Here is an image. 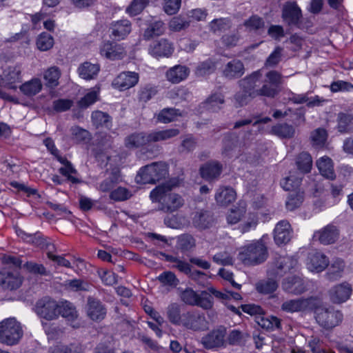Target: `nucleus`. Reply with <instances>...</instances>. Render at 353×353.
<instances>
[{
	"label": "nucleus",
	"mask_w": 353,
	"mask_h": 353,
	"mask_svg": "<svg viewBox=\"0 0 353 353\" xmlns=\"http://www.w3.org/2000/svg\"><path fill=\"white\" fill-rule=\"evenodd\" d=\"M199 171L203 179L211 181L220 176L222 165L217 161H209L203 164Z\"/></svg>",
	"instance_id": "28"
},
{
	"label": "nucleus",
	"mask_w": 353,
	"mask_h": 353,
	"mask_svg": "<svg viewBox=\"0 0 353 353\" xmlns=\"http://www.w3.org/2000/svg\"><path fill=\"white\" fill-rule=\"evenodd\" d=\"M226 328L219 326L212 330L201 339V343L206 349H212L223 346L225 343Z\"/></svg>",
	"instance_id": "12"
},
{
	"label": "nucleus",
	"mask_w": 353,
	"mask_h": 353,
	"mask_svg": "<svg viewBox=\"0 0 353 353\" xmlns=\"http://www.w3.org/2000/svg\"><path fill=\"white\" fill-rule=\"evenodd\" d=\"M292 232L291 225L288 221H279L274 230L275 243L279 245L288 243L292 238Z\"/></svg>",
	"instance_id": "19"
},
{
	"label": "nucleus",
	"mask_w": 353,
	"mask_h": 353,
	"mask_svg": "<svg viewBox=\"0 0 353 353\" xmlns=\"http://www.w3.org/2000/svg\"><path fill=\"white\" fill-rule=\"evenodd\" d=\"M173 50L172 43L164 39L153 42L148 49L149 53L154 57H168L172 54Z\"/></svg>",
	"instance_id": "22"
},
{
	"label": "nucleus",
	"mask_w": 353,
	"mask_h": 353,
	"mask_svg": "<svg viewBox=\"0 0 353 353\" xmlns=\"http://www.w3.org/2000/svg\"><path fill=\"white\" fill-rule=\"evenodd\" d=\"M100 53L107 59L117 60L122 59L126 52L124 48L113 41H105L100 48Z\"/></svg>",
	"instance_id": "18"
},
{
	"label": "nucleus",
	"mask_w": 353,
	"mask_h": 353,
	"mask_svg": "<svg viewBox=\"0 0 353 353\" xmlns=\"http://www.w3.org/2000/svg\"><path fill=\"white\" fill-rule=\"evenodd\" d=\"M139 79V75L135 72H123L114 79L112 85L120 90H125L136 85Z\"/></svg>",
	"instance_id": "15"
},
{
	"label": "nucleus",
	"mask_w": 353,
	"mask_h": 353,
	"mask_svg": "<svg viewBox=\"0 0 353 353\" xmlns=\"http://www.w3.org/2000/svg\"><path fill=\"white\" fill-rule=\"evenodd\" d=\"M148 2V0H133L126 8V12L131 16H136L144 10Z\"/></svg>",
	"instance_id": "59"
},
{
	"label": "nucleus",
	"mask_w": 353,
	"mask_h": 353,
	"mask_svg": "<svg viewBox=\"0 0 353 353\" xmlns=\"http://www.w3.org/2000/svg\"><path fill=\"white\" fill-rule=\"evenodd\" d=\"M22 283V278L17 270H3L0 272V285L5 290H14Z\"/></svg>",
	"instance_id": "13"
},
{
	"label": "nucleus",
	"mask_w": 353,
	"mask_h": 353,
	"mask_svg": "<svg viewBox=\"0 0 353 353\" xmlns=\"http://www.w3.org/2000/svg\"><path fill=\"white\" fill-rule=\"evenodd\" d=\"M87 313L93 321H101L104 319L106 310L99 300L90 296L88 298Z\"/></svg>",
	"instance_id": "25"
},
{
	"label": "nucleus",
	"mask_w": 353,
	"mask_h": 353,
	"mask_svg": "<svg viewBox=\"0 0 353 353\" xmlns=\"http://www.w3.org/2000/svg\"><path fill=\"white\" fill-rule=\"evenodd\" d=\"M28 272L34 274H39L41 276H49L50 275V271L47 270L46 268L42 264L37 263L33 261H28L23 265Z\"/></svg>",
	"instance_id": "56"
},
{
	"label": "nucleus",
	"mask_w": 353,
	"mask_h": 353,
	"mask_svg": "<svg viewBox=\"0 0 353 353\" xmlns=\"http://www.w3.org/2000/svg\"><path fill=\"white\" fill-rule=\"evenodd\" d=\"M81 348L77 345H70V346L58 345L51 347L49 353H80Z\"/></svg>",
	"instance_id": "64"
},
{
	"label": "nucleus",
	"mask_w": 353,
	"mask_h": 353,
	"mask_svg": "<svg viewBox=\"0 0 353 353\" xmlns=\"http://www.w3.org/2000/svg\"><path fill=\"white\" fill-rule=\"evenodd\" d=\"M225 103V98L222 93H212L200 105L201 108L211 112H217L222 109L223 105Z\"/></svg>",
	"instance_id": "27"
},
{
	"label": "nucleus",
	"mask_w": 353,
	"mask_h": 353,
	"mask_svg": "<svg viewBox=\"0 0 353 353\" xmlns=\"http://www.w3.org/2000/svg\"><path fill=\"white\" fill-rule=\"evenodd\" d=\"M65 286L67 289L74 291H88L90 285L81 279H72L65 281Z\"/></svg>",
	"instance_id": "57"
},
{
	"label": "nucleus",
	"mask_w": 353,
	"mask_h": 353,
	"mask_svg": "<svg viewBox=\"0 0 353 353\" xmlns=\"http://www.w3.org/2000/svg\"><path fill=\"white\" fill-rule=\"evenodd\" d=\"M165 30V24L161 21H155L148 24L143 33V38L150 40L154 37L162 35Z\"/></svg>",
	"instance_id": "37"
},
{
	"label": "nucleus",
	"mask_w": 353,
	"mask_h": 353,
	"mask_svg": "<svg viewBox=\"0 0 353 353\" xmlns=\"http://www.w3.org/2000/svg\"><path fill=\"white\" fill-rule=\"evenodd\" d=\"M58 161L64 165L59 169V172L63 176L67 178V180L72 182V183H78L80 180L73 176L77 174L76 169L73 167L70 161H69L65 157H58Z\"/></svg>",
	"instance_id": "32"
},
{
	"label": "nucleus",
	"mask_w": 353,
	"mask_h": 353,
	"mask_svg": "<svg viewBox=\"0 0 353 353\" xmlns=\"http://www.w3.org/2000/svg\"><path fill=\"white\" fill-rule=\"evenodd\" d=\"M315 319L317 323L325 329L336 326L343 319V314L338 310L331 307H324L316 311Z\"/></svg>",
	"instance_id": "11"
},
{
	"label": "nucleus",
	"mask_w": 353,
	"mask_h": 353,
	"mask_svg": "<svg viewBox=\"0 0 353 353\" xmlns=\"http://www.w3.org/2000/svg\"><path fill=\"white\" fill-rule=\"evenodd\" d=\"M157 279L163 286L171 288H175L179 283L176 275L170 271L163 272L157 277Z\"/></svg>",
	"instance_id": "54"
},
{
	"label": "nucleus",
	"mask_w": 353,
	"mask_h": 353,
	"mask_svg": "<svg viewBox=\"0 0 353 353\" xmlns=\"http://www.w3.org/2000/svg\"><path fill=\"white\" fill-rule=\"evenodd\" d=\"M59 315L68 321H73L78 317L77 311L75 307L69 301H64L59 303Z\"/></svg>",
	"instance_id": "42"
},
{
	"label": "nucleus",
	"mask_w": 353,
	"mask_h": 353,
	"mask_svg": "<svg viewBox=\"0 0 353 353\" xmlns=\"http://www.w3.org/2000/svg\"><path fill=\"white\" fill-rule=\"evenodd\" d=\"M235 199V191L232 188L228 187L219 188L215 194V199L217 203L221 205H228L232 203Z\"/></svg>",
	"instance_id": "34"
},
{
	"label": "nucleus",
	"mask_w": 353,
	"mask_h": 353,
	"mask_svg": "<svg viewBox=\"0 0 353 353\" xmlns=\"http://www.w3.org/2000/svg\"><path fill=\"white\" fill-rule=\"evenodd\" d=\"M3 83L5 88L10 90H16L17 85V83H20L21 79V70L18 66H10L6 68L2 77Z\"/></svg>",
	"instance_id": "23"
},
{
	"label": "nucleus",
	"mask_w": 353,
	"mask_h": 353,
	"mask_svg": "<svg viewBox=\"0 0 353 353\" xmlns=\"http://www.w3.org/2000/svg\"><path fill=\"white\" fill-rule=\"evenodd\" d=\"M274 279H276V278L270 277L268 280L257 283V291L265 294L274 292L278 288V283Z\"/></svg>",
	"instance_id": "53"
},
{
	"label": "nucleus",
	"mask_w": 353,
	"mask_h": 353,
	"mask_svg": "<svg viewBox=\"0 0 353 353\" xmlns=\"http://www.w3.org/2000/svg\"><path fill=\"white\" fill-rule=\"evenodd\" d=\"M316 166L323 176L327 179L334 178V173L331 159L327 157H321L316 161Z\"/></svg>",
	"instance_id": "43"
},
{
	"label": "nucleus",
	"mask_w": 353,
	"mask_h": 353,
	"mask_svg": "<svg viewBox=\"0 0 353 353\" xmlns=\"http://www.w3.org/2000/svg\"><path fill=\"white\" fill-rule=\"evenodd\" d=\"M168 174L167 165L163 162H155L141 168L136 176V181L143 184L156 183L165 179Z\"/></svg>",
	"instance_id": "4"
},
{
	"label": "nucleus",
	"mask_w": 353,
	"mask_h": 353,
	"mask_svg": "<svg viewBox=\"0 0 353 353\" xmlns=\"http://www.w3.org/2000/svg\"><path fill=\"white\" fill-rule=\"evenodd\" d=\"M181 326L194 332H202L208 329L209 323L203 312L193 309L183 312Z\"/></svg>",
	"instance_id": "8"
},
{
	"label": "nucleus",
	"mask_w": 353,
	"mask_h": 353,
	"mask_svg": "<svg viewBox=\"0 0 353 353\" xmlns=\"http://www.w3.org/2000/svg\"><path fill=\"white\" fill-rule=\"evenodd\" d=\"M91 118L93 125L97 128L103 125L109 127L111 123L110 116L105 112L99 110L93 112Z\"/></svg>",
	"instance_id": "49"
},
{
	"label": "nucleus",
	"mask_w": 353,
	"mask_h": 353,
	"mask_svg": "<svg viewBox=\"0 0 353 353\" xmlns=\"http://www.w3.org/2000/svg\"><path fill=\"white\" fill-rule=\"evenodd\" d=\"M283 83V76L281 73L276 70L268 72L265 74V80L263 86L268 88L269 94L266 97L274 98L279 92V86Z\"/></svg>",
	"instance_id": "21"
},
{
	"label": "nucleus",
	"mask_w": 353,
	"mask_h": 353,
	"mask_svg": "<svg viewBox=\"0 0 353 353\" xmlns=\"http://www.w3.org/2000/svg\"><path fill=\"white\" fill-rule=\"evenodd\" d=\"M282 288L285 292L294 295L301 294L307 290L304 281L298 276L286 277L282 282Z\"/></svg>",
	"instance_id": "17"
},
{
	"label": "nucleus",
	"mask_w": 353,
	"mask_h": 353,
	"mask_svg": "<svg viewBox=\"0 0 353 353\" xmlns=\"http://www.w3.org/2000/svg\"><path fill=\"white\" fill-rule=\"evenodd\" d=\"M181 116V112L176 108H164L157 115L158 121L168 123L173 121L177 117Z\"/></svg>",
	"instance_id": "45"
},
{
	"label": "nucleus",
	"mask_w": 353,
	"mask_h": 353,
	"mask_svg": "<svg viewBox=\"0 0 353 353\" xmlns=\"http://www.w3.org/2000/svg\"><path fill=\"white\" fill-rule=\"evenodd\" d=\"M351 293V285L346 282L336 285L329 290L330 300L334 303L346 301L350 298Z\"/></svg>",
	"instance_id": "20"
},
{
	"label": "nucleus",
	"mask_w": 353,
	"mask_h": 353,
	"mask_svg": "<svg viewBox=\"0 0 353 353\" xmlns=\"http://www.w3.org/2000/svg\"><path fill=\"white\" fill-rule=\"evenodd\" d=\"M72 139L77 143L86 142L90 139V134L88 130L78 126L71 128Z\"/></svg>",
	"instance_id": "60"
},
{
	"label": "nucleus",
	"mask_w": 353,
	"mask_h": 353,
	"mask_svg": "<svg viewBox=\"0 0 353 353\" xmlns=\"http://www.w3.org/2000/svg\"><path fill=\"white\" fill-rule=\"evenodd\" d=\"M100 70L99 64L85 61L78 68V73L80 77L85 80L94 79Z\"/></svg>",
	"instance_id": "31"
},
{
	"label": "nucleus",
	"mask_w": 353,
	"mask_h": 353,
	"mask_svg": "<svg viewBox=\"0 0 353 353\" xmlns=\"http://www.w3.org/2000/svg\"><path fill=\"white\" fill-rule=\"evenodd\" d=\"M304 303L302 299L287 301L282 304L281 309L288 312H299L305 310Z\"/></svg>",
	"instance_id": "55"
},
{
	"label": "nucleus",
	"mask_w": 353,
	"mask_h": 353,
	"mask_svg": "<svg viewBox=\"0 0 353 353\" xmlns=\"http://www.w3.org/2000/svg\"><path fill=\"white\" fill-rule=\"evenodd\" d=\"M245 73L243 62L239 59H232L229 61L223 70V76L232 80L241 77Z\"/></svg>",
	"instance_id": "24"
},
{
	"label": "nucleus",
	"mask_w": 353,
	"mask_h": 353,
	"mask_svg": "<svg viewBox=\"0 0 353 353\" xmlns=\"http://www.w3.org/2000/svg\"><path fill=\"white\" fill-rule=\"evenodd\" d=\"M271 132L282 139H291L295 134V129L293 125L284 123L274 125Z\"/></svg>",
	"instance_id": "39"
},
{
	"label": "nucleus",
	"mask_w": 353,
	"mask_h": 353,
	"mask_svg": "<svg viewBox=\"0 0 353 353\" xmlns=\"http://www.w3.org/2000/svg\"><path fill=\"white\" fill-rule=\"evenodd\" d=\"M59 303L45 296L39 299L35 305V312L38 316L48 321L55 320L59 316Z\"/></svg>",
	"instance_id": "9"
},
{
	"label": "nucleus",
	"mask_w": 353,
	"mask_h": 353,
	"mask_svg": "<svg viewBox=\"0 0 353 353\" xmlns=\"http://www.w3.org/2000/svg\"><path fill=\"white\" fill-rule=\"evenodd\" d=\"M339 236V232L336 226L327 225L320 230L314 233L313 239L318 240L323 245H330L335 243Z\"/></svg>",
	"instance_id": "16"
},
{
	"label": "nucleus",
	"mask_w": 353,
	"mask_h": 353,
	"mask_svg": "<svg viewBox=\"0 0 353 353\" xmlns=\"http://www.w3.org/2000/svg\"><path fill=\"white\" fill-rule=\"evenodd\" d=\"M60 75L61 72L58 67L53 66L48 68L44 73L46 85L49 88L56 87L59 83L58 80Z\"/></svg>",
	"instance_id": "46"
},
{
	"label": "nucleus",
	"mask_w": 353,
	"mask_h": 353,
	"mask_svg": "<svg viewBox=\"0 0 353 353\" xmlns=\"http://www.w3.org/2000/svg\"><path fill=\"white\" fill-rule=\"evenodd\" d=\"M179 180L172 179L165 183L157 186L150 194L153 202H159L158 210L165 213H172L183 206L184 201L182 197L171 192L174 187L178 185Z\"/></svg>",
	"instance_id": "1"
},
{
	"label": "nucleus",
	"mask_w": 353,
	"mask_h": 353,
	"mask_svg": "<svg viewBox=\"0 0 353 353\" xmlns=\"http://www.w3.org/2000/svg\"><path fill=\"white\" fill-rule=\"evenodd\" d=\"M190 73V70L185 65H177L170 68L166 72L168 80L173 83H178L185 79Z\"/></svg>",
	"instance_id": "30"
},
{
	"label": "nucleus",
	"mask_w": 353,
	"mask_h": 353,
	"mask_svg": "<svg viewBox=\"0 0 353 353\" xmlns=\"http://www.w3.org/2000/svg\"><path fill=\"white\" fill-rule=\"evenodd\" d=\"M264 238L265 236L259 240L241 247L238 254L239 260L247 265H255L263 263L268 256Z\"/></svg>",
	"instance_id": "3"
},
{
	"label": "nucleus",
	"mask_w": 353,
	"mask_h": 353,
	"mask_svg": "<svg viewBox=\"0 0 353 353\" xmlns=\"http://www.w3.org/2000/svg\"><path fill=\"white\" fill-rule=\"evenodd\" d=\"M21 91L27 96H33L39 93L42 88V83L39 79H32L19 87Z\"/></svg>",
	"instance_id": "41"
},
{
	"label": "nucleus",
	"mask_w": 353,
	"mask_h": 353,
	"mask_svg": "<svg viewBox=\"0 0 353 353\" xmlns=\"http://www.w3.org/2000/svg\"><path fill=\"white\" fill-rule=\"evenodd\" d=\"M261 74L259 71L252 72L250 75L242 79L239 81L241 88L247 92L252 93L255 97L261 96L265 97L268 95L270 90L266 86L259 87L261 83Z\"/></svg>",
	"instance_id": "10"
},
{
	"label": "nucleus",
	"mask_w": 353,
	"mask_h": 353,
	"mask_svg": "<svg viewBox=\"0 0 353 353\" xmlns=\"http://www.w3.org/2000/svg\"><path fill=\"white\" fill-rule=\"evenodd\" d=\"M131 23L127 19L119 20L111 23V35L117 40L124 39L131 32Z\"/></svg>",
	"instance_id": "29"
},
{
	"label": "nucleus",
	"mask_w": 353,
	"mask_h": 353,
	"mask_svg": "<svg viewBox=\"0 0 353 353\" xmlns=\"http://www.w3.org/2000/svg\"><path fill=\"white\" fill-rule=\"evenodd\" d=\"M295 164L301 173H308L312 167V158L307 152H302L296 156Z\"/></svg>",
	"instance_id": "36"
},
{
	"label": "nucleus",
	"mask_w": 353,
	"mask_h": 353,
	"mask_svg": "<svg viewBox=\"0 0 353 353\" xmlns=\"http://www.w3.org/2000/svg\"><path fill=\"white\" fill-rule=\"evenodd\" d=\"M304 199L303 192L301 190L290 192L288 196L285 205L289 210H294L301 206Z\"/></svg>",
	"instance_id": "44"
},
{
	"label": "nucleus",
	"mask_w": 353,
	"mask_h": 353,
	"mask_svg": "<svg viewBox=\"0 0 353 353\" xmlns=\"http://www.w3.org/2000/svg\"><path fill=\"white\" fill-rule=\"evenodd\" d=\"M244 26L249 30H257L263 28L264 21L261 17L256 15H253L248 20L244 21Z\"/></svg>",
	"instance_id": "63"
},
{
	"label": "nucleus",
	"mask_w": 353,
	"mask_h": 353,
	"mask_svg": "<svg viewBox=\"0 0 353 353\" xmlns=\"http://www.w3.org/2000/svg\"><path fill=\"white\" fill-rule=\"evenodd\" d=\"M180 298L185 304L195 305L199 300V294L192 288H188L181 292Z\"/></svg>",
	"instance_id": "58"
},
{
	"label": "nucleus",
	"mask_w": 353,
	"mask_h": 353,
	"mask_svg": "<svg viewBox=\"0 0 353 353\" xmlns=\"http://www.w3.org/2000/svg\"><path fill=\"white\" fill-rule=\"evenodd\" d=\"M230 26V20L227 18L214 19L209 24L210 30L214 33L225 32L228 30Z\"/></svg>",
	"instance_id": "50"
},
{
	"label": "nucleus",
	"mask_w": 353,
	"mask_h": 353,
	"mask_svg": "<svg viewBox=\"0 0 353 353\" xmlns=\"http://www.w3.org/2000/svg\"><path fill=\"white\" fill-rule=\"evenodd\" d=\"M297 265V261L289 256H276L269 263L267 274L269 277L280 279L290 272Z\"/></svg>",
	"instance_id": "7"
},
{
	"label": "nucleus",
	"mask_w": 353,
	"mask_h": 353,
	"mask_svg": "<svg viewBox=\"0 0 353 353\" xmlns=\"http://www.w3.org/2000/svg\"><path fill=\"white\" fill-rule=\"evenodd\" d=\"M353 121V116L350 114L340 112L338 114V128L339 132L347 131L349 125Z\"/></svg>",
	"instance_id": "62"
},
{
	"label": "nucleus",
	"mask_w": 353,
	"mask_h": 353,
	"mask_svg": "<svg viewBox=\"0 0 353 353\" xmlns=\"http://www.w3.org/2000/svg\"><path fill=\"white\" fill-rule=\"evenodd\" d=\"M329 263L327 256L318 252H312L308 254L307 265L310 271L321 272Z\"/></svg>",
	"instance_id": "26"
},
{
	"label": "nucleus",
	"mask_w": 353,
	"mask_h": 353,
	"mask_svg": "<svg viewBox=\"0 0 353 353\" xmlns=\"http://www.w3.org/2000/svg\"><path fill=\"white\" fill-rule=\"evenodd\" d=\"M302 178L290 175L281 181V187L286 191H298L301 183Z\"/></svg>",
	"instance_id": "47"
},
{
	"label": "nucleus",
	"mask_w": 353,
	"mask_h": 353,
	"mask_svg": "<svg viewBox=\"0 0 353 353\" xmlns=\"http://www.w3.org/2000/svg\"><path fill=\"white\" fill-rule=\"evenodd\" d=\"M222 154L228 157L238 156L241 154L239 137L234 132H228L223 139Z\"/></svg>",
	"instance_id": "14"
},
{
	"label": "nucleus",
	"mask_w": 353,
	"mask_h": 353,
	"mask_svg": "<svg viewBox=\"0 0 353 353\" xmlns=\"http://www.w3.org/2000/svg\"><path fill=\"white\" fill-rule=\"evenodd\" d=\"M177 245L182 252L190 251L196 246V241L190 234H182L178 237Z\"/></svg>",
	"instance_id": "48"
},
{
	"label": "nucleus",
	"mask_w": 353,
	"mask_h": 353,
	"mask_svg": "<svg viewBox=\"0 0 353 353\" xmlns=\"http://www.w3.org/2000/svg\"><path fill=\"white\" fill-rule=\"evenodd\" d=\"M345 263L341 259H336L329 267L326 274L327 279L330 281H334L342 276Z\"/></svg>",
	"instance_id": "40"
},
{
	"label": "nucleus",
	"mask_w": 353,
	"mask_h": 353,
	"mask_svg": "<svg viewBox=\"0 0 353 353\" xmlns=\"http://www.w3.org/2000/svg\"><path fill=\"white\" fill-rule=\"evenodd\" d=\"M167 317L173 325L181 326L183 319L181 305L176 303L170 304L167 307Z\"/></svg>",
	"instance_id": "35"
},
{
	"label": "nucleus",
	"mask_w": 353,
	"mask_h": 353,
	"mask_svg": "<svg viewBox=\"0 0 353 353\" xmlns=\"http://www.w3.org/2000/svg\"><path fill=\"white\" fill-rule=\"evenodd\" d=\"M213 221L212 214L209 211L201 210L196 212L193 217L194 225L200 230L210 227Z\"/></svg>",
	"instance_id": "33"
},
{
	"label": "nucleus",
	"mask_w": 353,
	"mask_h": 353,
	"mask_svg": "<svg viewBox=\"0 0 353 353\" xmlns=\"http://www.w3.org/2000/svg\"><path fill=\"white\" fill-rule=\"evenodd\" d=\"M22 336L21 324L14 318H8L0 322V343L10 346L16 345Z\"/></svg>",
	"instance_id": "6"
},
{
	"label": "nucleus",
	"mask_w": 353,
	"mask_h": 353,
	"mask_svg": "<svg viewBox=\"0 0 353 353\" xmlns=\"http://www.w3.org/2000/svg\"><path fill=\"white\" fill-rule=\"evenodd\" d=\"M180 131L177 128H170L150 133L134 132L125 138V145L128 148H137L153 142L169 140L178 136Z\"/></svg>",
	"instance_id": "2"
},
{
	"label": "nucleus",
	"mask_w": 353,
	"mask_h": 353,
	"mask_svg": "<svg viewBox=\"0 0 353 353\" xmlns=\"http://www.w3.org/2000/svg\"><path fill=\"white\" fill-rule=\"evenodd\" d=\"M255 321L260 327L266 330L279 328L281 326V322L278 318L272 316H265L264 311L262 314L255 317Z\"/></svg>",
	"instance_id": "38"
},
{
	"label": "nucleus",
	"mask_w": 353,
	"mask_h": 353,
	"mask_svg": "<svg viewBox=\"0 0 353 353\" xmlns=\"http://www.w3.org/2000/svg\"><path fill=\"white\" fill-rule=\"evenodd\" d=\"M327 137V132L325 129L318 128L311 132L310 139L314 146L323 148L325 145Z\"/></svg>",
	"instance_id": "51"
},
{
	"label": "nucleus",
	"mask_w": 353,
	"mask_h": 353,
	"mask_svg": "<svg viewBox=\"0 0 353 353\" xmlns=\"http://www.w3.org/2000/svg\"><path fill=\"white\" fill-rule=\"evenodd\" d=\"M281 17L283 22L290 27L307 29L312 26L309 21H305L302 11L296 1H287L282 8Z\"/></svg>",
	"instance_id": "5"
},
{
	"label": "nucleus",
	"mask_w": 353,
	"mask_h": 353,
	"mask_svg": "<svg viewBox=\"0 0 353 353\" xmlns=\"http://www.w3.org/2000/svg\"><path fill=\"white\" fill-rule=\"evenodd\" d=\"M157 93V88L151 85H145L142 87L139 92V99L143 102L150 100Z\"/></svg>",
	"instance_id": "61"
},
{
	"label": "nucleus",
	"mask_w": 353,
	"mask_h": 353,
	"mask_svg": "<svg viewBox=\"0 0 353 353\" xmlns=\"http://www.w3.org/2000/svg\"><path fill=\"white\" fill-rule=\"evenodd\" d=\"M54 45V39L48 33H41L37 39V46L41 51H46L52 48Z\"/></svg>",
	"instance_id": "52"
}]
</instances>
